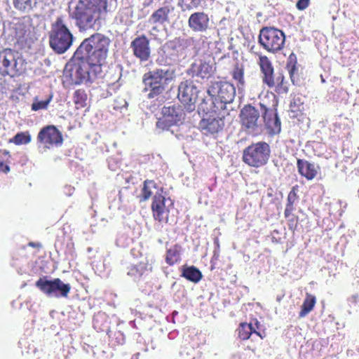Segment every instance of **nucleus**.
I'll use <instances>...</instances> for the list:
<instances>
[{
  "label": "nucleus",
  "instance_id": "1a4fd4ad",
  "mask_svg": "<svg viewBox=\"0 0 359 359\" xmlns=\"http://www.w3.org/2000/svg\"><path fill=\"white\" fill-rule=\"evenodd\" d=\"M168 72L163 69H156L144 74L143 82L145 85V90H149V98H154L161 95L164 90L163 79Z\"/></svg>",
  "mask_w": 359,
  "mask_h": 359
},
{
  "label": "nucleus",
  "instance_id": "2f4dec72",
  "mask_svg": "<svg viewBox=\"0 0 359 359\" xmlns=\"http://www.w3.org/2000/svg\"><path fill=\"white\" fill-rule=\"evenodd\" d=\"M11 154L8 150L0 149V173L8 174L11 171Z\"/></svg>",
  "mask_w": 359,
  "mask_h": 359
},
{
  "label": "nucleus",
  "instance_id": "ddd939ff",
  "mask_svg": "<svg viewBox=\"0 0 359 359\" xmlns=\"http://www.w3.org/2000/svg\"><path fill=\"white\" fill-rule=\"evenodd\" d=\"M198 90L191 80L182 81L178 86L177 97L180 102L192 111L195 109V104L198 99Z\"/></svg>",
  "mask_w": 359,
  "mask_h": 359
},
{
  "label": "nucleus",
  "instance_id": "0eeeda50",
  "mask_svg": "<svg viewBox=\"0 0 359 359\" xmlns=\"http://www.w3.org/2000/svg\"><path fill=\"white\" fill-rule=\"evenodd\" d=\"M21 60L18 53L11 49L4 48L0 51V74L15 77L22 71Z\"/></svg>",
  "mask_w": 359,
  "mask_h": 359
},
{
  "label": "nucleus",
  "instance_id": "c85d7f7f",
  "mask_svg": "<svg viewBox=\"0 0 359 359\" xmlns=\"http://www.w3.org/2000/svg\"><path fill=\"white\" fill-rule=\"evenodd\" d=\"M148 262L141 261L136 264L131 265L128 270L127 274L134 279L141 278L147 271Z\"/></svg>",
  "mask_w": 359,
  "mask_h": 359
},
{
  "label": "nucleus",
  "instance_id": "de8ad7c7",
  "mask_svg": "<svg viewBox=\"0 0 359 359\" xmlns=\"http://www.w3.org/2000/svg\"><path fill=\"white\" fill-rule=\"evenodd\" d=\"M29 245L32 246V247H34V248H39V247H41V244L40 243H34V242H30L29 243Z\"/></svg>",
  "mask_w": 359,
  "mask_h": 359
},
{
  "label": "nucleus",
  "instance_id": "a18cd8bd",
  "mask_svg": "<svg viewBox=\"0 0 359 359\" xmlns=\"http://www.w3.org/2000/svg\"><path fill=\"white\" fill-rule=\"evenodd\" d=\"M253 327H255L256 330L259 331L261 323L257 318H253L252 320Z\"/></svg>",
  "mask_w": 359,
  "mask_h": 359
},
{
  "label": "nucleus",
  "instance_id": "4468645a",
  "mask_svg": "<svg viewBox=\"0 0 359 359\" xmlns=\"http://www.w3.org/2000/svg\"><path fill=\"white\" fill-rule=\"evenodd\" d=\"M209 95H216L219 98L231 103L236 95V88L228 81L212 82L208 88Z\"/></svg>",
  "mask_w": 359,
  "mask_h": 359
},
{
  "label": "nucleus",
  "instance_id": "412c9836",
  "mask_svg": "<svg viewBox=\"0 0 359 359\" xmlns=\"http://www.w3.org/2000/svg\"><path fill=\"white\" fill-rule=\"evenodd\" d=\"M297 166L299 173L308 180L314 179L320 170V168L315 163L304 159H297Z\"/></svg>",
  "mask_w": 359,
  "mask_h": 359
},
{
  "label": "nucleus",
  "instance_id": "a19ab883",
  "mask_svg": "<svg viewBox=\"0 0 359 359\" xmlns=\"http://www.w3.org/2000/svg\"><path fill=\"white\" fill-rule=\"evenodd\" d=\"M172 126H175V121H170L168 117L165 116L163 114L156 122V127L162 130H167Z\"/></svg>",
  "mask_w": 359,
  "mask_h": 359
},
{
  "label": "nucleus",
  "instance_id": "aec40b11",
  "mask_svg": "<svg viewBox=\"0 0 359 359\" xmlns=\"http://www.w3.org/2000/svg\"><path fill=\"white\" fill-rule=\"evenodd\" d=\"M260 107L263 111V118L265 125L271 133H278L280 131V121L275 110L269 109L266 106L260 103Z\"/></svg>",
  "mask_w": 359,
  "mask_h": 359
},
{
  "label": "nucleus",
  "instance_id": "423d86ee",
  "mask_svg": "<svg viewBox=\"0 0 359 359\" xmlns=\"http://www.w3.org/2000/svg\"><path fill=\"white\" fill-rule=\"evenodd\" d=\"M258 42L267 52L276 53L283 48L285 35L278 28L264 27L259 31Z\"/></svg>",
  "mask_w": 359,
  "mask_h": 359
},
{
  "label": "nucleus",
  "instance_id": "2eb2a0df",
  "mask_svg": "<svg viewBox=\"0 0 359 359\" xmlns=\"http://www.w3.org/2000/svg\"><path fill=\"white\" fill-rule=\"evenodd\" d=\"M188 26L195 33H205L210 29L211 20L207 13L196 11L189 17Z\"/></svg>",
  "mask_w": 359,
  "mask_h": 359
},
{
  "label": "nucleus",
  "instance_id": "6ab92c4d",
  "mask_svg": "<svg viewBox=\"0 0 359 359\" xmlns=\"http://www.w3.org/2000/svg\"><path fill=\"white\" fill-rule=\"evenodd\" d=\"M224 117L210 114L208 118H203L200 127L205 133L215 134L221 131L224 126Z\"/></svg>",
  "mask_w": 359,
  "mask_h": 359
},
{
  "label": "nucleus",
  "instance_id": "f704fd0d",
  "mask_svg": "<svg viewBox=\"0 0 359 359\" xmlns=\"http://www.w3.org/2000/svg\"><path fill=\"white\" fill-rule=\"evenodd\" d=\"M14 7L25 13H28L36 6V0H13Z\"/></svg>",
  "mask_w": 359,
  "mask_h": 359
},
{
  "label": "nucleus",
  "instance_id": "20e7f679",
  "mask_svg": "<svg viewBox=\"0 0 359 359\" xmlns=\"http://www.w3.org/2000/svg\"><path fill=\"white\" fill-rule=\"evenodd\" d=\"M258 64L263 74L262 81L269 88H274L278 94H285L289 90V83L285 80L284 74L278 72L274 74V69L271 60L266 55H259Z\"/></svg>",
  "mask_w": 359,
  "mask_h": 359
},
{
  "label": "nucleus",
  "instance_id": "ea45409f",
  "mask_svg": "<svg viewBox=\"0 0 359 359\" xmlns=\"http://www.w3.org/2000/svg\"><path fill=\"white\" fill-rule=\"evenodd\" d=\"M53 95H50L46 100L39 101L37 97H35L33 103L31 105V109L34 111H36L41 109H46L48 104L51 102Z\"/></svg>",
  "mask_w": 359,
  "mask_h": 359
},
{
  "label": "nucleus",
  "instance_id": "7ed1b4c3",
  "mask_svg": "<svg viewBox=\"0 0 359 359\" xmlns=\"http://www.w3.org/2000/svg\"><path fill=\"white\" fill-rule=\"evenodd\" d=\"M73 35L67 27L64 18L57 17L51 25L49 32V44L58 54L66 52L72 46Z\"/></svg>",
  "mask_w": 359,
  "mask_h": 359
},
{
  "label": "nucleus",
  "instance_id": "cd10ccee",
  "mask_svg": "<svg viewBox=\"0 0 359 359\" xmlns=\"http://www.w3.org/2000/svg\"><path fill=\"white\" fill-rule=\"evenodd\" d=\"M244 72L243 65L237 62L230 72L238 90L243 88L245 86Z\"/></svg>",
  "mask_w": 359,
  "mask_h": 359
},
{
  "label": "nucleus",
  "instance_id": "49530a36",
  "mask_svg": "<svg viewBox=\"0 0 359 359\" xmlns=\"http://www.w3.org/2000/svg\"><path fill=\"white\" fill-rule=\"evenodd\" d=\"M219 251H214L213 256L211 258V260H213L214 262H217V261L219 259Z\"/></svg>",
  "mask_w": 359,
  "mask_h": 359
},
{
  "label": "nucleus",
  "instance_id": "c756f323",
  "mask_svg": "<svg viewBox=\"0 0 359 359\" xmlns=\"http://www.w3.org/2000/svg\"><path fill=\"white\" fill-rule=\"evenodd\" d=\"M316 304V298L314 295L306 293L305 299L301 307V311L299 313V318H302L309 314L315 307Z\"/></svg>",
  "mask_w": 359,
  "mask_h": 359
},
{
  "label": "nucleus",
  "instance_id": "09e8293b",
  "mask_svg": "<svg viewBox=\"0 0 359 359\" xmlns=\"http://www.w3.org/2000/svg\"><path fill=\"white\" fill-rule=\"evenodd\" d=\"M210 264H211L210 270L213 271L216 268V266H215L216 262H214L213 260H210Z\"/></svg>",
  "mask_w": 359,
  "mask_h": 359
},
{
  "label": "nucleus",
  "instance_id": "f257e3e1",
  "mask_svg": "<svg viewBox=\"0 0 359 359\" xmlns=\"http://www.w3.org/2000/svg\"><path fill=\"white\" fill-rule=\"evenodd\" d=\"M109 44V39L100 33L93 34L82 41L74 53V57L81 60L75 72L80 82L102 76Z\"/></svg>",
  "mask_w": 359,
  "mask_h": 359
},
{
  "label": "nucleus",
  "instance_id": "c03bdc74",
  "mask_svg": "<svg viewBox=\"0 0 359 359\" xmlns=\"http://www.w3.org/2000/svg\"><path fill=\"white\" fill-rule=\"evenodd\" d=\"M310 0H298L296 7L299 11L305 10L309 5Z\"/></svg>",
  "mask_w": 359,
  "mask_h": 359
},
{
  "label": "nucleus",
  "instance_id": "4c0bfd02",
  "mask_svg": "<svg viewBox=\"0 0 359 359\" xmlns=\"http://www.w3.org/2000/svg\"><path fill=\"white\" fill-rule=\"evenodd\" d=\"M205 0H179L178 6L183 11L197 9L202 7Z\"/></svg>",
  "mask_w": 359,
  "mask_h": 359
},
{
  "label": "nucleus",
  "instance_id": "e433bc0d",
  "mask_svg": "<svg viewBox=\"0 0 359 359\" xmlns=\"http://www.w3.org/2000/svg\"><path fill=\"white\" fill-rule=\"evenodd\" d=\"M163 114L165 116L168 117L170 121H174L175 125H177L182 121V114L177 111L174 107H164L163 109Z\"/></svg>",
  "mask_w": 359,
  "mask_h": 359
},
{
  "label": "nucleus",
  "instance_id": "b1692460",
  "mask_svg": "<svg viewBox=\"0 0 359 359\" xmlns=\"http://www.w3.org/2000/svg\"><path fill=\"white\" fill-rule=\"evenodd\" d=\"M299 187L298 185L293 186L287 195L284 211V216L285 218L290 217L295 210V205L299 201Z\"/></svg>",
  "mask_w": 359,
  "mask_h": 359
},
{
  "label": "nucleus",
  "instance_id": "39448f33",
  "mask_svg": "<svg viewBox=\"0 0 359 359\" xmlns=\"http://www.w3.org/2000/svg\"><path fill=\"white\" fill-rule=\"evenodd\" d=\"M271 148L266 142L252 143L243 151V162L251 168H259L268 163Z\"/></svg>",
  "mask_w": 359,
  "mask_h": 359
},
{
  "label": "nucleus",
  "instance_id": "bb28decb",
  "mask_svg": "<svg viewBox=\"0 0 359 359\" xmlns=\"http://www.w3.org/2000/svg\"><path fill=\"white\" fill-rule=\"evenodd\" d=\"M156 190H158L156 183L154 180H146L139 196L140 201L141 202L148 201Z\"/></svg>",
  "mask_w": 359,
  "mask_h": 359
},
{
  "label": "nucleus",
  "instance_id": "58836bf2",
  "mask_svg": "<svg viewBox=\"0 0 359 359\" xmlns=\"http://www.w3.org/2000/svg\"><path fill=\"white\" fill-rule=\"evenodd\" d=\"M32 140V136L29 131L18 133L13 138L10 139L9 142L15 145L27 144Z\"/></svg>",
  "mask_w": 359,
  "mask_h": 359
},
{
  "label": "nucleus",
  "instance_id": "a211bd4d",
  "mask_svg": "<svg viewBox=\"0 0 359 359\" xmlns=\"http://www.w3.org/2000/svg\"><path fill=\"white\" fill-rule=\"evenodd\" d=\"M130 47L133 55L141 61H147L150 57L149 41L145 35H141L133 40Z\"/></svg>",
  "mask_w": 359,
  "mask_h": 359
},
{
  "label": "nucleus",
  "instance_id": "8fccbe9b",
  "mask_svg": "<svg viewBox=\"0 0 359 359\" xmlns=\"http://www.w3.org/2000/svg\"><path fill=\"white\" fill-rule=\"evenodd\" d=\"M248 348H249L250 349H251L253 352H255V350H256V348H255H255H250V347H248Z\"/></svg>",
  "mask_w": 359,
  "mask_h": 359
},
{
  "label": "nucleus",
  "instance_id": "f3484780",
  "mask_svg": "<svg viewBox=\"0 0 359 359\" xmlns=\"http://www.w3.org/2000/svg\"><path fill=\"white\" fill-rule=\"evenodd\" d=\"M215 72V67L212 63L205 60H200L190 66L187 70V74L192 78L208 80L214 75Z\"/></svg>",
  "mask_w": 359,
  "mask_h": 359
},
{
  "label": "nucleus",
  "instance_id": "9d476101",
  "mask_svg": "<svg viewBox=\"0 0 359 359\" xmlns=\"http://www.w3.org/2000/svg\"><path fill=\"white\" fill-rule=\"evenodd\" d=\"M37 144L45 149L61 146L63 143L62 133L53 125L42 128L38 133Z\"/></svg>",
  "mask_w": 359,
  "mask_h": 359
},
{
  "label": "nucleus",
  "instance_id": "6e6552de",
  "mask_svg": "<svg viewBox=\"0 0 359 359\" xmlns=\"http://www.w3.org/2000/svg\"><path fill=\"white\" fill-rule=\"evenodd\" d=\"M43 293L48 297H67L70 292L69 284L64 283L60 278L46 280L45 278H40L35 283Z\"/></svg>",
  "mask_w": 359,
  "mask_h": 359
},
{
  "label": "nucleus",
  "instance_id": "f8f14e48",
  "mask_svg": "<svg viewBox=\"0 0 359 359\" xmlns=\"http://www.w3.org/2000/svg\"><path fill=\"white\" fill-rule=\"evenodd\" d=\"M172 205V202L170 198H166L161 194L156 192L151 205L154 219L161 223H167L169 219L170 208Z\"/></svg>",
  "mask_w": 359,
  "mask_h": 359
},
{
  "label": "nucleus",
  "instance_id": "473e14b6",
  "mask_svg": "<svg viewBox=\"0 0 359 359\" xmlns=\"http://www.w3.org/2000/svg\"><path fill=\"white\" fill-rule=\"evenodd\" d=\"M182 276L194 283L199 282L203 277L201 272L193 266L184 269Z\"/></svg>",
  "mask_w": 359,
  "mask_h": 359
},
{
  "label": "nucleus",
  "instance_id": "72a5a7b5",
  "mask_svg": "<svg viewBox=\"0 0 359 359\" xmlns=\"http://www.w3.org/2000/svg\"><path fill=\"white\" fill-rule=\"evenodd\" d=\"M297 65V55L294 53H292L287 60L286 69L289 72L291 81L292 82L293 84H294L295 83V74L298 70Z\"/></svg>",
  "mask_w": 359,
  "mask_h": 359
},
{
  "label": "nucleus",
  "instance_id": "7c9ffc66",
  "mask_svg": "<svg viewBox=\"0 0 359 359\" xmlns=\"http://www.w3.org/2000/svg\"><path fill=\"white\" fill-rule=\"evenodd\" d=\"M194 48L197 54H208L212 42L208 40L205 36H201L198 39H195L194 43Z\"/></svg>",
  "mask_w": 359,
  "mask_h": 359
},
{
  "label": "nucleus",
  "instance_id": "c9c22d12",
  "mask_svg": "<svg viewBox=\"0 0 359 359\" xmlns=\"http://www.w3.org/2000/svg\"><path fill=\"white\" fill-rule=\"evenodd\" d=\"M87 94L83 89L75 90L73 95L74 102L77 109L85 107L87 104Z\"/></svg>",
  "mask_w": 359,
  "mask_h": 359
},
{
  "label": "nucleus",
  "instance_id": "a878e982",
  "mask_svg": "<svg viewBox=\"0 0 359 359\" xmlns=\"http://www.w3.org/2000/svg\"><path fill=\"white\" fill-rule=\"evenodd\" d=\"M182 246L180 244H175L167 249L165 255V261L169 266H173L181 260Z\"/></svg>",
  "mask_w": 359,
  "mask_h": 359
},
{
  "label": "nucleus",
  "instance_id": "9b49d317",
  "mask_svg": "<svg viewBox=\"0 0 359 359\" xmlns=\"http://www.w3.org/2000/svg\"><path fill=\"white\" fill-rule=\"evenodd\" d=\"M194 42V37H176L165 43V53L171 60L176 61L185 53L189 47L193 46Z\"/></svg>",
  "mask_w": 359,
  "mask_h": 359
},
{
  "label": "nucleus",
  "instance_id": "4be33fe9",
  "mask_svg": "<svg viewBox=\"0 0 359 359\" xmlns=\"http://www.w3.org/2000/svg\"><path fill=\"white\" fill-rule=\"evenodd\" d=\"M174 11V7L165 6L156 10L149 17V22L153 25H163L170 22V15Z\"/></svg>",
  "mask_w": 359,
  "mask_h": 359
},
{
  "label": "nucleus",
  "instance_id": "dca6fc26",
  "mask_svg": "<svg viewBox=\"0 0 359 359\" xmlns=\"http://www.w3.org/2000/svg\"><path fill=\"white\" fill-rule=\"evenodd\" d=\"M240 121L243 127L250 132H255L258 127L259 113L251 104L245 105L240 112Z\"/></svg>",
  "mask_w": 359,
  "mask_h": 359
},
{
  "label": "nucleus",
  "instance_id": "37998d69",
  "mask_svg": "<svg viewBox=\"0 0 359 359\" xmlns=\"http://www.w3.org/2000/svg\"><path fill=\"white\" fill-rule=\"evenodd\" d=\"M287 219L288 222L289 229L292 231H294L297 227L298 216L294 215L292 213V215Z\"/></svg>",
  "mask_w": 359,
  "mask_h": 359
},
{
  "label": "nucleus",
  "instance_id": "5701e85b",
  "mask_svg": "<svg viewBox=\"0 0 359 359\" xmlns=\"http://www.w3.org/2000/svg\"><path fill=\"white\" fill-rule=\"evenodd\" d=\"M237 332L238 338L242 341L249 339L253 333L259 337L261 339H263L266 337L265 332H261L260 331L256 330L255 327H253L252 322L250 323H241L237 329Z\"/></svg>",
  "mask_w": 359,
  "mask_h": 359
},
{
  "label": "nucleus",
  "instance_id": "79ce46f5",
  "mask_svg": "<svg viewBox=\"0 0 359 359\" xmlns=\"http://www.w3.org/2000/svg\"><path fill=\"white\" fill-rule=\"evenodd\" d=\"M303 102L299 97H294L290 102V108L292 112H297L303 108Z\"/></svg>",
  "mask_w": 359,
  "mask_h": 359
},
{
  "label": "nucleus",
  "instance_id": "393cba45",
  "mask_svg": "<svg viewBox=\"0 0 359 359\" xmlns=\"http://www.w3.org/2000/svg\"><path fill=\"white\" fill-rule=\"evenodd\" d=\"M212 97V107L208 110L211 114L225 117L229 114L226 109V104H230L225 100H223L216 95H210Z\"/></svg>",
  "mask_w": 359,
  "mask_h": 359
},
{
  "label": "nucleus",
  "instance_id": "f03ea898",
  "mask_svg": "<svg viewBox=\"0 0 359 359\" xmlns=\"http://www.w3.org/2000/svg\"><path fill=\"white\" fill-rule=\"evenodd\" d=\"M107 12L108 0H79L70 16L80 31H86Z\"/></svg>",
  "mask_w": 359,
  "mask_h": 359
}]
</instances>
